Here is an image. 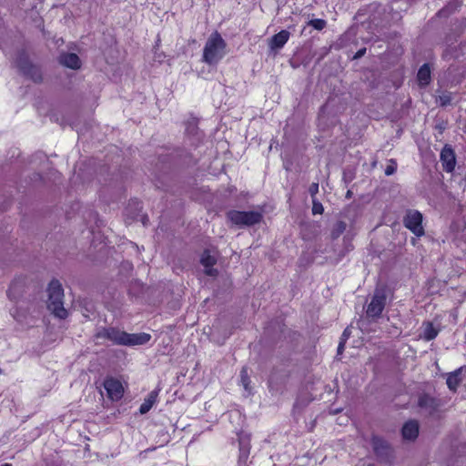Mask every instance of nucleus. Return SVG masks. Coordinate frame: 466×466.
Masks as SVG:
<instances>
[{
    "mask_svg": "<svg viewBox=\"0 0 466 466\" xmlns=\"http://www.w3.org/2000/svg\"><path fill=\"white\" fill-rule=\"evenodd\" d=\"M97 338L107 339L117 345L135 346L147 344L151 335L148 333L129 334L115 328L103 329L96 334Z\"/></svg>",
    "mask_w": 466,
    "mask_h": 466,
    "instance_id": "1",
    "label": "nucleus"
},
{
    "mask_svg": "<svg viewBox=\"0 0 466 466\" xmlns=\"http://www.w3.org/2000/svg\"><path fill=\"white\" fill-rule=\"evenodd\" d=\"M226 42L218 32L210 35L203 49L202 60L208 65H217L226 54Z\"/></svg>",
    "mask_w": 466,
    "mask_h": 466,
    "instance_id": "2",
    "label": "nucleus"
},
{
    "mask_svg": "<svg viewBox=\"0 0 466 466\" xmlns=\"http://www.w3.org/2000/svg\"><path fill=\"white\" fill-rule=\"evenodd\" d=\"M48 309L57 318L66 319L67 317V311L63 306L64 290L62 285L56 279L52 280L49 283L48 289Z\"/></svg>",
    "mask_w": 466,
    "mask_h": 466,
    "instance_id": "3",
    "label": "nucleus"
},
{
    "mask_svg": "<svg viewBox=\"0 0 466 466\" xmlns=\"http://www.w3.org/2000/svg\"><path fill=\"white\" fill-rule=\"evenodd\" d=\"M227 218L237 226L249 227L259 223L262 219V214L258 211L230 210L227 213Z\"/></svg>",
    "mask_w": 466,
    "mask_h": 466,
    "instance_id": "4",
    "label": "nucleus"
},
{
    "mask_svg": "<svg viewBox=\"0 0 466 466\" xmlns=\"http://www.w3.org/2000/svg\"><path fill=\"white\" fill-rule=\"evenodd\" d=\"M422 219L423 217L420 211L409 209L403 218V225L416 237H421L425 234Z\"/></svg>",
    "mask_w": 466,
    "mask_h": 466,
    "instance_id": "5",
    "label": "nucleus"
},
{
    "mask_svg": "<svg viewBox=\"0 0 466 466\" xmlns=\"http://www.w3.org/2000/svg\"><path fill=\"white\" fill-rule=\"evenodd\" d=\"M15 64L23 74L29 76L34 82H40L42 80L39 67L31 64L25 54H20L15 60Z\"/></svg>",
    "mask_w": 466,
    "mask_h": 466,
    "instance_id": "6",
    "label": "nucleus"
},
{
    "mask_svg": "<svg viewBox=\"0 0 466 466\" xmlns=\"http://www.w3.org/2000/svg\"><path fill=\"white\" fill-rule=\"evenodd\" d=\"M418 406L428 414L436 412L441 406V400L430 394L423 393L418 399Z\"/></svg>",
    "mask_w": 466,
    "mask_h": 466,
    "instance_id": "7",
    "label": "nucleus"
},
{
    "mask_svg": "<svg viewBox=\"0 0 466 466\" xmlns=\"http://www.w3.org/2000/svg\"><path fill=\"white\" fill-rule=\"evenodd\" d=\"M104 388L107 397L112 400H118L123 397L124 388L122 383L114 378H107L104 381Z\"/></svg>",
    "mask_w": 466,
    "mask_h": 466,
    "instance_id": "8",
    "label": "nucleus"
},
{
    "mask_svg": "<svg viewBox=\"0 0 466 466\" xmlns=\"http://www.w3.org/2000/svg\"><path fill=\"white\" fill-rule=\"evenodd\" d=\"M386 297L380 292H376L368 305L366 313L369 317H379L385 307Z\"/></svg>",
    "mask_w": 466,
    "mask_h": 466,
    "instance_id": "9",
    "label": "nucleus"
},
{
    "mask_svg": "<svg viewBox=\"0 0 466 466\" xmlns=\"http://www.w3.org/2000/svg\"><path fill=\"white\" fill-rule=\"evenodd\" d=\"M441 161L446 172H452L456 165L455 153L451 146L445 145L441 152Z\"/></svg>",
    "mask_w": 466,
    "mask_h": 466,
    "instance_id": "10",
    "label": "nucleus"
},
{
    "mask_svg": "<svg viewBox=\"0 0 466 466\" xmlns=\"http://www.w3.org/2000/svg\"><path fill=\"white\" fill-rule=\"evenodd\" d=\"M59 62L64 66L71 69H78L81 66V61L76 54L64 53L59 56Z\"/></svg>",
    "mask_w": 466,
    "mask_h": 466,
    "instance_id": "11",
    "label": "nucleus"
},
{
    "mask_svg": "<svg viewBox=\"0 0 466 466\" xmlns=\"http://www.w3.org/2000/svg\"><path fill=\"white\" fill-rule=\"evenodd\" d=\"M200 262L204 266L207 275L215 276L217 274V269L213 268V266L216 264V258L208 250L203 252Z\"/></svg>",
    "mask_w": 466,
    "mask_h": 466,
    "instance_id": "12",
    "label": "nucleus"
},
{
    "mask_svg": "<svg viewBox=\"0 0 466 466\" xmlns=\"http://www.w3.org/2000/svg\"><path fill=\"white\" fill-rule=\"evenodd\" d=\"M419 434V423L416 420H410L402 427V436L405 440L414 441Z\"/></svg>",
    "mask_w": 466,
    "mask_h": 466,
    "instance_id": "13",
    "label": "nucleus"
},
{
    "mask_svg": "<svg viewBox=\"0 0 466 466\" xmlns=\"http://www.w3.org/2000/svg\"><path fill=\"white\" fill-rule=\"evenodd\" d=\"M289 38V32L287 30H281L279 33L274 35L269 41V46L271 49H279L284 46Z\"/></svg>",
    "mask_w": 466,
    "mask_h": 466,
    "instance_id": "14",
    "label": "nucleus"
},
{
    "mask_svg": "<svg viewBox=\"0 0 466 466\" xmlns=\"http://www.w3.org/2000/svg\"><path fill=\"white\" fill-rule=\"evenodd\" d=\"M465 369L464 366L457 369L453 372H451L447 376V386L451 391H456L457 388L459 387L460 383L461 382V371Z\"/></svg>",
    "mask_w": 466,
    "mask_h": 466,
    "instance_id": "15",
    "label": "nucleus"
},
{
    "mask_svg": "<svg viewBox=\"0 0 466 466\" xmlns=\"http://www.w3.org/2000/svg\"><path fill=\"white\" fill-rule=\"evenodd\" d=\"M418 81L420 86H425L431 82V68L428 64H424L419 69Z\"/></svg>",
    "mask_w": 466,
    "mask_h": 466,
    "instance_id": "16",
    "label": "nucleus"
},
{
    "mask_svg": "<svg viewBox=\"0 0 466 466\" xmlns=\"http://www.w3.org/2000/svg\"><path fill=\"white\" fill-rule=\"evenodd\" d=\"M157 398V392L151 391L144 402L140 405L139 412L141 414L147 413L153 405L156 403Z\"/></svg>",
    "mask_w": 466,
    "mask_h": 466,
    "instance_id": "17",
    "label": "nucleus"
},
{
    "mask_svg": "<svg viewBox=\"0 0 466 466\" xmlns=\"http://www.w3.org/2000/svg\"><path fill=\"white\" fill-rule=\"evenodd\" d=\"M438 329L431 322H426L423 324V333L422 338L429 341L435 339L438 335Z\"/></svg>",
    "mask_w": 466,
    "mask_h": 466,
    "instance_id": "18",
    "label": "nucleus"
},
{
    "mask_svg": "<svg viewBox=\"0 0 466 466\" xmlns=\"http://www.w3.org/2000/svg\"><path fill=\"white\" fill-rule=\"evenodd\" d=\"M240 383L241 385L243 386L244 390L250 393L251 392V389L249 387V384H250V379H249V376H248V369L247 368H242L241 371H240Z\"/></svg>",
    "mask_w": 466,
    "mask_h": 466,
    "instance_id": "19",
    "label": "nucleus"
},
{
    "mask_svg": "<svg viewBox=\"0 0 466 466\" xmlns=\"http://www.w3.org/2000/svg\"><path fill=\"white\" fill-rule=\"evenodd\" d=\"M239 446H240L239 447V451H240L239 458H240V460L246 461L249 454V445H248V443H246L243 439H240Z\"/></svg>",
    "mask_w": 466,
    "mask_h": 466,
    "instance_id": "20",
    "label": "nucleus"
},
{
    "mask_svg": "<svg viewBox=\"0 0 466 466\" xmlns=\"http://www.w3.org/2000/svg\"><path fill=\"white\" fill-rule=\"evenodd\" d=\"M452 100V95L449 92H444L441 95H440L437 98V102L441 106H446L451 103Z\"/></svg>",
    "mask_w": 466,
    "mask_h": 466,
    "instance_id": "21",
    "label": "nucleus"
},
{
    "mask_svg": "<svg viewBox=\"0 0 466 466\" xmlns=\"http://www.w3.org/2000/svg\"><path fill=\"white\" fill-rule=\"evenodd\" d=\"M346 223L343 222V221H339L335 227H334V229L332 230V238H339L345 230H346Z\"/></svg>",
    "mask_w": 466,
    "mask_h": 466,
    "instance_id": "22",
    "label": "nucleus"
},
{
    "mask_svg": "<svg viewBox=\"0 0 466 466\" xmlns=\"http://www.w3.org/2000/svg\"><path fill=\"white\" fill-rule=\"evenodd\" d=\"M327 23L323 19H312L309 22V25L312 26L317 30H322L326 26Z\"/></svg>",
    "mask_w": 466,
    "mask_h": 466,
    "instance_id": "23",
    "label": "nucleus"
},
{
    "mask_svg": "<svg viewBox=\"0 0 466 466\" xmlns=\"http://www.w3.org/2000/svg\"><path fill=\"white\" fill-rule=\"evenodd\" d=\"M373 445H374V449L377 452H379V450L381 448V449H384V448H387V443L385 441H383L382 440H380V439H374L373 441Z\"/></svg>",
    "mask_w": 466,
    "mask_h": 466,
    "instance_id": "24",
    "label": "nucleus"
},
{
    "mask_svg": "<svg viewBox=\"0 0 466 466\" xmlns=\"http://www.w3.org/2000/svg\"><path fill=\"white\" fill-rule=\"evenodd\" d=\"M312 212L313 214H322L323 212V207L321 203L316 201L315 199H313Z\"/></svg>",
    "mask_w": 466,
    "mask_h": 466,
    "instance_id": "25",
    "label": "nucleus"
},
{
    "mask_svg": "<svg viewBox=\"0 0 466 466\" xmlns=\"http://www.w3.org/2000/svg\"><path fill=\"white\" fill-rule=\"evenodd\" d=\"M309 192L310 194V196L314 198L315 196L318 194L319 192V184L318 183H312L310 186H309Z\"/></svg>",
    "mask_w": 466,
    "mask_h": 466,
    "instance_id": "26",
    "label": "nucleus"
},
{
    "mask_svg": "<svg viewBox=\"0 0 466 466\" xmlns=\"http://www.w3.org/2000/svg\"><path fill=\"white\" fill-rule=\"evenodd\" d=\"M350 334H351V330H350V329L349 327H348V328H346V329H344V331H343V333H342L341 337H340V340H342V341H345V342H346V341L348 340V339L350 338Z\"/></svg>",
    "mask_w": 466,
    "mask_h": 466,
    "instance_id": "27",
    "label": "nucleus"
},
{
    "mask_svg": "<svg viewBox=\"0 0 466 466\" xmlns=\"http://www.w3.org/2000/svg\"><path fill=\"white\" fill-rule=\"evenodd\" d=\"M396 167L392 166H388L385 169V175L390 176L395 172Z\"/></svg>",
    "mask_w": 466,
    "mask_h": 466,
    "instance_id": "28",
    "label": "nucleus"
},
{
    "mask_svg": "<svg viewBox=\"0 0 466 466\" xmlns=\"http://www.w3.org/2000/svg\"><path fill=\"white\" fill-rule=\"evenodd\" d=\"M345 341L339 340V346H338V354H340L345 347Z\"/></svg>",
    "mask_w": 466,
    "mask_h": 466,
    "instance_id": "29",
    "label": "nucleus"
},
{
    "mask_svg": "<svg viewBox=\"0 0 466 466\" xmlns=\"http://www.w3.org/2000/svg\"><path fill=\"white\" fill-rule=\"evenodd\" d=\"M365 52H366V48H363V49L359 50V51L356 53V55L354 56V58H360V57H361L362 56H364Z\"/></svg>",
    "mask_w": 466,
    "mask_h": 466,
    "instance_id": "30",
    "label": "nucleus"
},
{
    "mask_svg": "<svg viewBox=\"0 0 466 466\" xmlns=\"http://www.w3.org/2000/svg\"><path fill=\"white\" fill-rule=\"evenodd\" d=\"M147 221H148V218H147V217H144V218H142V222H143V224H144L145 226L147 225Z\"/></svg>",
    "mask_w": 466,
    "mask_h": 466,
    "instance_id": "31",
    "label": "nucleus"
},
{
    "mask_svg": "<svg viewBox=\"0 0 466 466\" xmlns=\"http://www.w3.org/2000/svg\"><path fill=\"white\" fill-rule=\"evenodd\" d=\"M1 466H12V465H11V464H9V463H5V464H3V465H1Z\"/></svg>",
    "mask_w": 466,
    "mask_h": 466,
    "instance_id": "32",
    "label": "nucleus"
}]
</instances>
